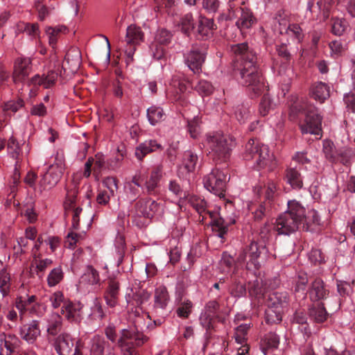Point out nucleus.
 Masks as SVG:
<instances>
[{
	"instance_id": "obj_44",
	"label": "nucleus",
	"mask_w": 355,
	"mask_h": 355,
	"mask_svg": "<svg viewBox=\"0 0 355 355\" xmlns=\"http://www.w3.org/2000/svg\"><path fill=\"white\" fill-rule=\"evenodd\" d=\"M168 294L165 287H159L155 293V309L163 311L167 305Z\"/></svg>"
},
{
	"instance_id": "obj_11",
	"label": "nucleus",
	"mask_w": 355,
	"mask_h": 355,
	"mask_svg": "<svg viewBox=\"0 0 355 355\" xmlns=\"http://www.w3.org/2000/svg\"><path fill=\"white\" fill-rule=\"evenodd\" d=\"M159 205L150 198H140L135 201L133 207L130 210L128 216L132 218L144 217L150 218L158 211Z\"/></svg>"
},
{
	"instance_id": "obj_23",
	"label": "nucleus",
	"mask_w": 355,
	"mask_h": 355,
	"mask_svg": "<svg viewBox=\"0 0 355 355\" xmlns=\"http://www.w3.org/2000/svg\"><path fill=\"white\" fill-rule=\"evenodd\" d=\"M74 346V343L70 334H60L54 340L53 347L59 355H69Z\"/></svg>"
},
{
	"instance_id": "obj_16",
	"label": "nucleus",
	"mask_w": 355,
	"mask_h": 355,
	"mask_svg": "<svg viewBox=\"0 0 355 355\" xmlns=\"http://www.w3.org/2000/svg\"><path fill=\"white\" fill-rule=\"evenodd\" d=\"M170 86L171 88L168 89L167 94L173 96L171 99L182 106L187 105V101L184 94L187 90L184 81L181 80L180 76H175L172 78Z\"/></svg>"
},
{
	"instance_id": "obj_47",
	"label": "nucleus",
	"mask_w": 355,
	"mask_h": 355,
	"mask_svg": "<svg viewBox=\"0 0 355 355\" xmlns=\"http://www.w3.org/2000/svg\"><path fill=\"white\" fill-rule=\"evenodd\" d=\"M7 151L11 157L16 159V161H19L20 155L21 154V148L19 143L12 136L8 140Z\"/></svg>"
},
{
	"instance_id": "obj_10",
	"label": "nucleus",
	"mask_w": 355,
	"mask_h": 355,
	"mask_svg": "<svg viewBox=\"0 0 355 355\" xmlns=\"http://www.w3.org/2000/svg\"><path fill=\"white\" fill-rule=\"evenodd\" d=\"M264 187H266V200L259 203L253 211L254 218L256 221H261L264 217L269 215L271 210L272 202L277 195V186L275 181L269 180Z\"/></svg>"
},
{
	"instance_id": "obj_28",
	"label": "nucleus",
	"mask_w": 355,
	"mask_h": 355,
	"mask_svg": "<svg viewBox=\"0 0 355 355\" xmlns=\"http://www.w3.org/2000/svg\"><path fill=\"white\" fill-rule=\"evenodd\" d=\"M19 344L20 340L15 335H4V338L0 339V355H14Z\"/></svg>"
},
{
	"instance_id": "obj_31",
	"label": "nucleus",
	"mask_w": 355,
	"mask_h": 355,
	"mask_svg": "<svg viewBox=\"0 0 355 355\" xmlns=\"http://www.w3.org/2000/svg\"><path fill=\"white\" fill-rule=\"evenodd\" d=\"M80 175H74L72 181L69 185L66 187L67 195L65 207L72 208L74 206L76 196L78 194V189L80 183Z\"/></svg>"
},
{
	"instance_id": "obj_12",
	"label": "nucleus",
	"mask_w": 355,
	"mask_h": 355,
	"mask_svg": "<svg viewBox=\"0 0 355 355\" xmlns=\"http://www.w3.org/2000/svg\"><path fill=\"white\" fill-rule=\"evenodd\" d=\"M144 40V33L139 27L130 25L126 30L125 39L121 42L124 51L128 59L132 60L137 46Z\"/></svg>"
},
{
	"instance_id": "obj_55",
	"label": "nucleus",
	"mask_w": 355,
	"mask_h": 355,
	"mask_svg": "<svg viewBox=\"0 0 355 355\" xmlns=\"http://www.w3.org/2000/svg\"><path fill=\"white\" fill-rule=\"evenodd\" d=\"M64 274L61 267L53 268L47 277V282L49 286H55L63 279Z\"/></svg>"
},
{
	"instance_id": "obj_63",
	"label": "nucleus",
	"mask_w": 355,
	"mask_h": 355,
	"mask_svg": "<svg viewBox=\"0 0 355 355\" xmlns=\"http://www.w3.org/2000/svg\"><path fill=\"white\" fill-rule=\"evenodd\" d=\"M118 183L119 180L117 178L112 176L106 177L103 180V184L108 189L107 191L112 196H114L115 192L117 191L119 189Z\"/></svg>"
},
{
	"instance_id": "obj_26",
	"label": "nucleus",
	"mask_w": 355,
	"mask_h": 355,
	"mask_svg": "<svg viewBox=\"0 0 355 355\" xmlns=\"http://www.w3.org/2000/svg\"><path fill=\"white\" fill-rule=\"evenodd\" d=\"M203 216H205L204 220H207V217L210 218L209 224L211 225L213 230L217 232L218 236L223 239L227 232V227L225 224L224 220L218 217L216 212L209 211L207 209L203 213Z\"/></svg>"
},
{
	"instance_id": "obj_27",
	"label": "nucleus",
	"mask_w": 355,
	"mask_h": 355,
	"mask_svg": "<svg viewBox=\"0 0 355 355\" xmlns=\"http://www.w3.org/2000/svg\"><path fill=\"white\" fill-rule=\"evenodd\" d=\"M162 150L163 146L156 140H146L135 148V155L137 159L142 161L148 154Z\"/></svg>"
},
{
	"instance_id": "obj_53",
	"label": "nucleus",
	"mask_w": 355,
	"mask_h": 355,
	"mask_svg": "<svg viewBox=\"0 0 355 355\" xmlns=\"http://www.w3.org/2000/svg\"><path fill=\"white\" fill-rule=\"evenodd\" d=\"M306 320L307 318L304 312L297 311L293 315V322L301 325L300 330L304 334H309L311 332Z\"/></svg>"
},
{
	"instance_id": "obj_56",
	"label": "nucleus",
	"mask_w": 355,
	"mask_h": 355,
	"mask_svg": "<svg viewBox=\"0 0 355 355\" xmlns=\"http://www.w3.org/2000/svg\"><path fill=\"white\" fill-rule=\"evenodd\" d=\"M323 152L327 159L334 162L338 160V153L334 148L333 142L331 141H324L323 143Z\"/></svg>"
},
{
	"instance_id": "obj_50",
	"label": "nucleus",
	"mask_w": 355,
	"mask_h": 355,
	"mask_svg": "<svg viewBox=\"0 0 355 355\" xmlns=\"http://www.w3.org/2000/svg\"><path fill=\"white\" fill-rule=\"evenodd\" d=\"M282 24H284V28H281L279 29L280 33H282L283 31L284 30L286 33L293 35L299 41H300L302 39V37H303L302 30L298 24H289L288 26V27H286V20H283V23L279 22L280 26H282Z\"/></svg>"
},
{
	"instance_id": "obj_25",
	"label": "nucleus",
	"mask_w": 355,
	"mask_h": 355,
	"mask_svg": "<svg viewBox=\"0 0 355 355\" xmlns=\"http://www.w3.org/2000/svg\"><path fill=\"white\" fill-rule=\"evenodd\" d=\"M31 61L30 58H17L15 62L13 71V81L21 82L28 76L31 69Z\"/></svg>"
},
{
	"instance_id": "obj_54",
	"label": "nucleus",
	"mask_w": 355,
	"mask_h": 355,
	"mask_svg": "<svg viewBox=\"0 0 355 355\" xmlns=\"http://www.w3.org/2000/svg\"><path fill=\"white\" fill-rule=\"evenodd\" d=\"M282 311L272 308H267L266 310V322L268 324H277L282 321Z\"/></svg>"
},
{
	"instance_id": "obj_15",
	"label": "nucleus",
	"mask_w": 355,
	"mask_h": 355,
	"mask_svg": "<svg viewBox=\"0 0 355 355\" xmlns=\"http://www.w3.org/2000/svg\"><path fill=\"white\" fill-rule=\"evenodd\" d=\"M163 177V166L157 164L154 166L149 174V176H145V182L144 189L148 195H155L159 187V182Z\"/></svg>"
},
{
	"instance_id": "obj_4",
	"label": "nucleus",
	"mask_w": 355,
	"mask_h": 355,
	"mask_svg": "<svg viewBox=\"0 0 355 355\" xmlns=\"http://www.w3.org/2000/svg\"><path fill=\"white\" fill-rule=\"evenodd\" d=\"M289 117L291 120L304 118L300 125L303 134L322 136V117L314 107H308L304 101L297 100L291 105Z\"/></svg>"
},
{
	"instance_id": "obj_59",
	"label": "nucleus",
	"mask_w": 355,
	"mask_h": 355,
	"mask_svg": "<svg viewBox=\"0 0 355 355\" xmlns=\"http://www.w3.org/2000/svg\"><path fill=\"white\" fill-rule=\"evenodd\" d=\"M192 303L189 300L180 301L179 306L177 309V314L180 318H187L191 312Z\"/></svg>"
},
{
	"instance_id": "obj_46",
	"label": "nucleus",
	"mask_w": 355,
	"mask_h": 355,
	"mask_svg": "<svg viewBox=\"0 0 355 355\" xmlns=\"http://www.w3.org/2000/svg\"><path fill=\"white\" fill-rule=\"evenodd\" d=\"M67 28L65 26L60 27H47L46 29V33L49 37V45L54 49L58 42V37L61 33H65Z\"/></svg>"
},
{
	"instance_id": "obj_45",
	"label": "nucleus",
	"mask_w": 355,
	"mask_h": 355,
	"mask_svg": "<svg viewBox=\"0 0 355 355\" xmlns=\"http://www.w3.org/2000/svg\"><path fill=\"white\" fill-rule=\"evenodd\" d=\"M187 199L191 205L198 211L200 216L202 217L201 220L204 221L205 216H203V213L205 212L207 208L206 201L196 196H189V198Z\"/></svg>"
},
{
	"instance_id": "obj_42",
	"label": "nucleus",
	"mask_w": 355,
	"mask_h": 355,
	"mask_svg": "<svg viewBox=\"0 0 355 355\" xmlns=\"http://www.w3.org/2000/svg\"><path fill=\"white\" fill-rule=\"evenodd\" d=\"M178 26L184 35L189 36L195 28L193 15L190 12L184 15L180 19Z\"/></svg>"
},
{
	"instance_id": "obj_64",
	"label": "nucleus",
	"mask_w": 355,
	"mask_h": 355,
	"mask_svg": "<svg viewBox=\"0 0 355 355\" xmlns=\"http://www.w3.org/2000/svg\"><path fill=\"white\" fill-rule=\"evenodd\" d=\"M263 342L267 348H277L279 343V338L275 333L270 332L264 336Z\"/></svg>"
},
{
	"instance_id": "obj_19",
	"label": "nucleus",
	"mask_w": 355,
	"mask_h": 355,
	"mask_svg": "<svg viewBox=\"0 0 355 355\" xmlns=\"http://www.w3.org/2000/svg\"><path fill=\"white\" fill-rule=\"evenodd\" d=\"M262 303H265L267 307L283 311L288 304V296L286 292L268 293Z\"/></svg>"
},
{
	"instance_id": "obj_9",
	"label": "nucleus",
	"mask_w": 355,
	"mask_h": 355,
	"mask_svg": "<svg viewBox=\"0 0 355 355\" xmlns=\"http://www.w3.org/2000/svg\"><path fill=\"white\" fill-rule=\"evenodd\" d=\"M230 15L237 19L236 25L241 31H243L252 26L256 23V18L250 8L245 6L242 1L239 6L235 4L229 5Z\"/></svg>"
},
{
	"instance_id": "obj_5",
	"label": "nucleus",
	"mask_w": 355,
	"mask_h": 355,
	"mask_svg": "<svg viewBox=\"0 0 355 355\" xmlns=\"http://www.w3.org/2000/svg\"><path fill=\"white\" fill-rule=\"evenodd\" d=\"M306 209L300 202L291 200L287 202V210L276 220L275 228L279 234L289 235L300 228L305 227Z\"/></svg>"
},
{
	"instance_id": "obj_22",
	"label": "nucleus",
	"mask_w": 355,
	"mask_h": 355,
	"mask_svg": "<svg viewBox=\"0 0 355 355\" xmlns=\"http://www.w3.org/2000/svg\"><path fill=\"white\" fill-rule=\"evenodd\" d=\"M61 73L60 67L56 69L50 70L46 75L42 76L37 74L34 76L30 80L31 83L35 86H42L45 89L53 87L57 80L58 76Z\"/></svg>"
},
{
	"instance_id": "obj_51",
	"label": "nucleus",
	"mask_w": 355,
	"mask_h": 355,
	"mask_svg": "<svg viewBox=\"0 0 355 355\" xmlns=\"http://www.w3.org/2000/svg\"><path fill=\"white\" fill-rule=\"evenodd\" d=\"M250 110L248 104H242L234 108V115L240 123H245L250 117Z\"/></svg>"
},
{
	"instance_id": "obj_58",
	"label": "nucleus",
	"mask_w": 355,
	"mask_h": 355,
	"mask_svg": "<svg viewBox=\"0 0 355 355\" xmlns=\"http://www.w3.org/2000/svg\"><path fill=\"white\" fill-rule=\"evenodd\" d=\"M275 106L268 94H263L259 105V112L262 116H266Z\"/></svg>"
},
{
	"instance_id": "obj_43",
	"label": "nucleus",
	"mask_w": 355,
	"mask_h": 355,
	"mask_svg": "<svg viewBox=\"0 0 355 355\" xmlns=\"http://www.w3.org/2000/svg\"><path fill=\"white\" fill-rule=\"evenodd\" d=\"M168 189L170 192L180 198L179 203H180L182 199H187L189 198V193L184 190L182 186L181 185L180 180H170L168 185ZM178 205L181 209V205L178 204Z\"/></svg>"
},
{
	"instance_id": "obj_2",
	"label": "nucleus",
	"mask_w": 355,
	"mask_h": 355,
	"mask_svg": "<svg viewBox=\"0 0 355 355\" xmlns=\"http://www.w3.org/2000/svg\"><path fill=\"white\" fill-rule=\"evenodd\" d=\"M231 51L236 62L234 70L239 83L248 87L254 96L263 93L267 87L257 64L256 52L245 42L232 45Z\"/></svg>"
},
{
	"instance_id": "obj_18",
	"label": "nucleus",
	"mask_w": 355,
	"mask_h": 355,
	"mask_svg": "<svg viewBox=\"0 0 355 355\" xmlns=\"http://www.w3.org/2000/svg\"><path fill=\"white\" fill-rule=\"evenodd\" d=\"M205 60L204 51L196 46H193L189 52L184 55L185 63L193 73H199Z\"/></svg>"
},
{
	"instance_id": "obj_35",
	"label": "nucleus",
	"mask_w": 355,
	"mask_h": 355,
	"mask_svg": "<svg viewBox=\"0 0 355 355\" xmlns=\"http://www.w3.org/2000/svg\"><path fill=\"white\" fill-rule=\"evenodd\" d=\"M238 259V257L236 258ZM236 263L243 264L246 262L239 263L238 259L236 261L235 259L227 252H223L221 255V259L219 262L220 268L223 273H228L234 269V272H235L236 268Z\"/></svg>"
},
{
	"instance_id": "obj_60",
	"label": "nucleus",
	"mask_w": 355,
	"mask_h": 355,
	"mask_svg": "<svg viewBox=\"0 0 355 355\" xmlns=\"http://www.w3.org/2000/svg\"><path fill=\"white\" fill-rule=\"evenodd\" d=\"M106 162L105 157L102 154H96L94 158L93 173L94 175H98L103 169L106 168Z\"/></svg>"
},
{
	"instance_id": "obj_24",
	"label": "nucleus",
	"mask_w": 355,
	"mask_h": 355,
	"mask_svg": "<svg viewBox=\"0 0 355 355\" xmlns=\"http://www.w3.org/2000/svg\"><path fill=\"white\" fill-rule=\"evenodd\" d=\"M329 294V291L327 288L322 279L315 278L311 284L309 290V297L313 302H318L325 300Z\"/></svg>"
},
{
	"instance_id": "obj_48",
	"label": "nucleus",
	"mask_w": 355,
	"mask_h": 355,
	"mask_svg": "<svg viewBox=\"0 0 355 355\" xmlns=\"http://www.w3.org/2000/svg\"><path fill=\"white\" fill-rule=\"evenodd\" d=\"M99 281L98 272L92 266H88L85 272L80 277V283L86 282L91 285L96 284Z\"/></svg>"
},
{
	"instance_id": "obj_3",
	"label": "nucleus",
	"mask_w": 355,
	"mask_h": 355,
	"mask_svg": "<svg viewBox=\"0 0 355 355\" xmlns=\"http://www.w3.org/2000/svg\"><path fill=\"white\" fill-rule=\"evenodd\" d=\"M270 237V228L267 223L261 227L258 235L254 237L250 244L245 245L238 255L239 263L246 262L248 270L258 269L259 259L268 252L267 243Z\"/></svg>"
},
{
	"instance_id": "obj_13",
	"label": "nucleus",
	"mask_w": 355,
	"mask_h": 355,
	"mask_svg": "<svg viewBox=\"0 0 355 355\" xmlns=\"http://www.w3.org/2000/svg\"><path fill=\"white\" fill-rule=\"evenodd\" d=\"M63 173L64 166L62 164L49 166L39 182L40 191L42 192L44 190L51 189L54 187L60 181Z\"/></svg>"
},
{
	"instance_id": "obj_61",
	"label": "nucleus",
	"mask_w": 355,
	"mask_h": 355,
	"mask_svg": "<svg viewBox=\"0 0 355 355\" xmlns=\"http://www.w3.org/2000/svg\"><path fill=\"white\" fill-rule=\"evenodd\" d=\"M250 328V324H241L236 329L235 339L238 343L243 344L245 341V336Z\"/></svg>"
},
{
	"instance_id": "obj_37",
	"label": "nucleus",
	"mask_w": 355,
	"mask_h": 355,
	"mask_svg": "<svg viewBox=\"0 0 355 355\" xmlns=\"http://www.w3.org/2000/svg\"><path fill=\"white\" fill-rule=\"evenodd\" d=\"M309 316L315 322L322 323L324 322L328 316V313L322 302L313 304L309 309Z\"/></svg>"
},
{
	"instance_id": "obj_6",
	"label": "nucleus",
	"mask_w": 355,
	"mask_h": 355,
	"mask_svg": "<svg viewBox=\"0 0 355 355\" xmlns=\"http://www.w3.org/2000/svg\"><path fill=\"white\" fill-rule=\"evenodd\" d=\"M243 157L257 171L266 168L272 171L276 165L274 156L270 153L268 146L254 139H250L245 144Z\"/></svg>"
},
{
	"instance_id": "obj_62",
	"label": "nucleus",
	"mask_w": 355,
	"mask_h": 355,
	"mask_svg": "<svg viewBox=\"0 0 355 355\" xmlns=\"http://www.w3.org/2000/svg\"><path fill=\"white\" fill-rule=\"evenodd\" d=\"M195 89L202 95L208 96L212 93L214 87L209 82L200 80L195 86Z\"/></svg>"
},
{
	"instance_id": "obj_34",
	"label": "nucleus",
	"mask_w": 355,
	"mask_h": 355,
	"mask_svg": "<svg viewBox=\"0 0 355 355\" xmlns=\"http://www.w3.org/2000/svg\"><path fill=\"white\" fill-rule=\"evenodd\" d=\"M36 302V296L31 295L27 299L19 297L15 301V307L19 312L20 319L22 320L26 312L30 313L33 304Z\"/></svg>"
},
{
	"instance_id": "obj_8",
	"label": "nucleus",
	"mask_w": 355,
	"mask_h": 355,
	"mask_svg": "<svg viewBox=\"0 0 355 355\" xmlns=\"http://www.w3.org/2000/svg\"><path fill=\"white\" fill-rule=\"evenodd\" d=\"M204 186L211 193L223 198L226 189L227 173L218 168H214L204 178Z\"/></svg>"
},
{
	"instance_id": "obj_41",
	"label": "nucleus",
	"mask_w": 355,
	"mask_h": 355,
	"mask_svg": "<svg viewBox=\"0 0 355 355\" xmlns=\"http://www.w3.org/2000/svg\"><path fill=\"white\" fill-rule=\"evenodd\" d=\"M47 333L50 336H56L62 329V319L58 313H53L47 320Z\"/></svg>"
},
{
	"instance_id": "obj_39",
	"label": "nucleus",
	"mask_w": 355,
	"mask_h": 355,
	"mask_svg": "<svg viewBox=\"0 0 355 355\" xmlns=\"http://www.w3.org/2000/svg\"><path fill=\"white\" fill-rule=\"evenodd\" d=\"M311 95L316 101L323 103L329 96V87L324 83H317L311 89Z\"/></svg>"
},
{
	"instance_id": "obj_21",
	"label": "nucleus",
	"mask_w": 355,
	"mask_h": 355,
	"mask_svg": "<svg viewBox=\"0 0 355 355\" xmlns=\"http://www.w3.org/2000/svg\"><path fill=\"white\" fill-rule=\"evenodd\" d=\"M51 259H42L41 254L33 252V259L30 266V273L31 277L36 275L40 279L44 275L46 268L52 264Z\"/></svg>"
},
{
	"instance_id": "obj_29",
	"label": "nucleus",
	"mask_w": 355,
	"mask_h": 355,
	"mask_svg": "<svg viewBox=\"0 0 355 355\" xmlns=\"http://www.w3.org/2000/svg\"><path fill=\"white\" fill-rule=\"evenodd\" d=\"M231 296L239 298L245 295L247 291L245 280L233 272L230 277V284L228 288Z\"/></svg>"
},
{
	"instance_id": "obj_36",
	"label": "nucleus",
	"mask_w": 355,
	"mask_h": 355,
	"mask_svg": "<svg viewBox=\"0 0 355 355\" xmlns=\"http://www.w3.org/2000/svg\"><path fill=\"white\" fill-rule=\"evenodd\" d=\"M301 168L295 167H290L286 170V178L287 182L293 189H301L303 186L302 178L300 173Z\"/></svg>"
},
{
	"instance_id": "obj_30",
	"label": "nucleus",
	"mask_w": 355,
	"mask_h": 355,
	"mask_svg": "<svg viewBox=\"0 0 355 355\" xmlns=\"http://www.w3.org/2000/svg\"><path fill=\"white\" fill-rule=\"evenodd\" d=\"M119 294V283L114 279H110L104 294V298L108 306L110 308L116 306L118 304Z\"/></svg>"
},
{
	"instance_id": "obj_52",
	"label": "nucleus",
	"mask_w": 355,
	"mask_h": 355,
	"mask_svg": "<svg viewBox=\"0 0 355 355\" xmlns=\"http://www.w3.org/2000/svg\"><path fill=\"white\" fill-rule=\"evenodd\" d=\"M187 129L191 137L196 139L201 132L200 120L198 116H195L188 121Z\"/></svg>"
},
{
	"instance_id": "obj_40",
	"label": "nucleus",
	"mask_w": 355,
	"mask_h": 355,
	"mask_svg": "<svg viewBox=\"0 0 355 355\" xmlns=\"http://www.w3.org/2000/svg\"><path fill=\"white\" fill-rule=\"evenodd\" d=\"M147 118L152 125H156L165 119L166 114L161 107L152 105L147 110Z\"/></svg>"
},
{
	"instance_id": "obj_57",
	"label": "nucleus",
	"mask_w": 355,
	"mask_h": 355,
	"mask_svg": "<svg viewBox=\"0 0 355 355\" xmlns=\"http://www.w3.org/2000/svg\"><path fill=\"white\" fill-rule=\"evenodd\" d=\"M309 214L308 218L305 217V227L303 230L311 232L315 231V227L320 225V217L315 211H311Z\"/></svg>"
},
{
	"instance_id": "obj_1",
	"label": "nucleus",
	"mask_w": 355,
	"mask_h": 355,
	"mask_svg": "<svg viewBox=\"0 0 355 355\" xmlns=\"http://www.w3.org/2000/svg\"><path fill=\"white\" fill-rule=\"evenodd\" d=\"M105 334L111 343L101 336H94L92 340V355H116L114 344H116L121 349L122 355H139L137 348L148 340V338L137 328L121 329L118 338L115 327L109 325L105 329Z\"/></svg>"
},
{
	"instance_id": "obj_32",
	"label": "nucleus",
	"mask_w": 355,
	"mask_h": 355,
	"mask_svg": "<svg viewBox=\"0 0 355 355\" xmlns=\"http://www.w3.org/2000/svg\"><path fill=\"white\" fill-rule=\"evenodd\" d=\"M80 307L79 304H76L71 302L67 301L64 303L61 309V313L71 322H76L80 318Z\"/></svg>"
},
{
	"instance_id": "obj_49",
	"label": "nucleus",
	"mask_w": 355,
	"mask_h": 355,
	"mask_svg": "<svg viewBox=\"0 0 355 355\" xmlns=\"http://www.w3.org/2000/svg\"><path fill=\"white\" fill-rule=\"evenodd\" d=\"M10 276L6 269L0 270V292L3 297H6L10 291Z\"/></svg>"
},
{
	"instance_id": "obj_17",
	"label": "nucleus",
	"mask_w": 355,
	"mask_h": 355,
	"mask_svg": "<svg viewBox=\"0 0 355 355\" xmlns=\"http://www.w3.org/2000/svg\"><path fill=\"white\" fill-rule=\"evenodd\" d=\"M219 307L220 305L216 300L209 301L206 304L205 311L200 315V320L201 324L207 329V331L214 329V322L215 318H218L220 320L217 315Z\"/></svg>"
},
{
	"instance_id": "obj_38",
	"label": "nucleus",
	"mask_w": 355,
	"mask_h": 355,
	"mask_svg": "<svg viewBox=\"0 0 355 355\" xmlns=\"http://www.w3.org/2000/svg\"><path fill=\"white\" fill-rule=\"evenodd\" d=\"M200 164L198 155L191 151L187 150L182 156V165L188 172H193Z\"/></svg>"
},
{
	"instance_id": "obj_7",
	"label": "nucleus",
	"mask_w": 355,
	"mask_h": 355,
	"mask_svg": "<svg viewBox=\"0 0 355 355\" xmlns=\"http://www.w3.org/2000/svg\"><path fill=\"white\" fill-rule=\"evenodd\" d=\"M204 146L214 162H225L230 157L234 141L223 132H213L206 135Z\"/></svg>"
},
{
	"instance_id": "obj_33",
	"label": "nucleus",
	"mask_w": 355,
	"mask_h": 355,
	"mask_svg": "<svg viewBox=\"0 0 355 355\" xmlns=\"http://www.w3.org/2000/svg\"><path fill=\"white\" fill-rule=\"evenodd\" d=\"M248 293L251 297L257 299L258 304H262L268 294L265 292L262 282L258 279L249 282Z\"/></svg>"
},
{
	"instance_id": "obj_20",
	"label": "nucleus",
	"mask_w": 355,
	"mask_h": 355,
	"mask_svg": "<svg viewBox=\"0 0 355 355\" xmlns=\"http://www.w3.org/2000/svg\"><path fill=\"white\" fill-rule=\"evenodd\" d=\"M19 335L28 343L33 344L41 335L40 322L34 320L30 323L24 324L20 328Z\"/></svg>"
},
{
	"instance_id": "obj_14",
	"label": "nucleus",
	"mask_w": 355,
	"mask_h": 355,
	"mask_svg": "<svg viewBox=\"0 0 355 355\" xmlns=\"http://www.w3.org/2000/svg\"><path fill=\"white\" fill-rule=\"evenodd\" d=\"M172 37V33L165 28L157 31L155 42L150 46L153 56L155 59L160 60L164 57L165 53L164 47L171 43Z\"/></svg>"
}]
</instances>
